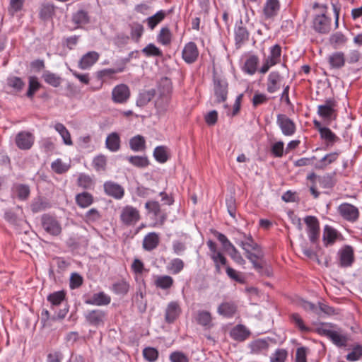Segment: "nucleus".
I'll return each instance as SVG.
<instances>
[{
  "instance_id": "nucleus-22",
  "label": "nucleus",
  "mask_w": 362,
  "mask_h": 362,
  "mask_svg": "<svg viewBox=\"0 0 362 362\" xmlns=\"http://www.w3.org/2000/svg\"><path fill=\"white\" fill-rule=\"evenodd\" d=\"M105 147L111 152H117L120 149L121 139L117 132H112L107 135Z\"/></svg>"
},
{
  "instance_id": "nucleus-33",
  "label": "nucleus",
  "mask_w": 362,
  "mask_h": 362,
  "mask_svg": "<svg viewBox=\"0 0 362 362\" xmlns=\"http://www.w3.org/2000/svg\"><path fill=\"white\" fill-rule=\"evenodd\" d=\"M337 238L336 230L329 226H325L323 231V242L326 246L332 245Z\"/></svg>"
},
{
  "instance_id": "nucleus-21",
  "label": "nucleus",
  "mask_w": 362,
  "mask_h": 362,
  "mask_svg": "<svg viewBox=\"0 0 362 362\" xmlns=\"http://www.w3.org/2000/svg\"><path fill=\"white\" fill-rule=\"evenodd\" d=\"M328 62L332 69H341L346 62L344 53L341 51L333 52L328 57Z\"/></svg>"
},
{
  "instance_id": "nucleus-2",
  "label": "nucleus",
  "mask_w": 362,
  "mask_h": 362,
  "mask_svg": "<svg viewBox=\"0 0 362 362\" xmlns=\"http://www.w3.org/2000/svg\"><path fill=\"white\" fill-rule=\"evenodd\" d=\"M42 228L49 235L57 236L62 232L59 221L53 216L45 214L41 218Z\"/></svg>"
},
{
  "instance_id": "nucleus-34",
  "label": "nucleus",
  "mask_w": 362,
  "mask_h": 362,
  "mask_svg": "<svg viewBox=\"0 0 362 362\" xmlns=\"http://www.w3.org/2000/svg\"><path fill=\"white\" fill-rule=\"evenodd\" d=\"M230 335L235 340L243 341L249 335V332L245 326L239 325L231 330Z\"/></svg>"
},
{
  "instance_id": "nucleus-10",
  "label": "nucleus",
  "mask_w": 362,
  "mask_h": 362,
  "mask_svg": "<svg viewBox=\"0 0 362 362\" xmlns=\"http://www.w3.org/2000/svg\"><path fill=\"white\" fill-rule=\"evenodd\" d=\"M181 312L182 309L178 302H170L165 310V321L168 324L173 323L178 318Z\"/></svg>"
},
{
  "instance_id": "nucleus-51",
  "label": "nucleus",
  "mask_w": 362,
  "mask_h": 362,
  "mask_svg": "<svg viewBox=\"0 0 362 362\" xmlns=\"http://www.w3.org/2000/svg\"><path fill=\"white\" fill-rule=\"evenodd\" d=\"M281 54V48L279 45H275L270 49V54L267 59L276 65L280 62Z\"/></svg>"
},
{
  "instance_id": "nucleus-64",
  "label": "nucleus",
  "mask_w": 362,
  "mask_h": 362,
  "mask_svg": "<svg viewBox=\"0 0 362 362\" xmlns=\"http://www.w3.org/2000/svg\"><path fill=\"white\" fill-rule=\"evenodd\" d=\"M228 252V255L232 258V259L237 264L243 265L245 263V260L243 259L239 251L235 248H233Z\"/></svg>"
},
{
  "instance_id": "nucleus-27",
  "label": "nucleus",
  "mask_w": 362,
  "mask_h": 362,
  "mask_svg": "<svg viewBox=\"0 0 362 362\" xmlns=\"http://www.w3.org/2000/svg\"><path fill=\"white\" fill-rule=\"evenodd\" d=\"M245 256L251 262V263L253 264L254 268L258 272H262L263 261L261 260L260 262H257V259H262V258L263 255L262 252L252 253L250 250H246Z\"/></svg>"
},
{
  "instance_id": "nucleus-38",
  "label": "nucleus",
  "mask_w": 362,
  "mask_h": 362,
  "mask_svg": "<svg viewBox=\"0 0 362 362\" xmlns=\"http://www.w3.org/2000/svg\"><path fill=\"white\" fill-rule=\"evenodd\" d=\"M319 132L320 134L321 138L327 141V145H332L337 140H339V138L336 136V134L327 127H320Z\"/></svg>"
},
{
  "instance_id": "nucleus-54",
  "label": "nucleus",
  "mask_w": 362,
  "mask_h": 362,
  "mask_svg": "<svg viewBox=\"0 0 362 362\" xmlns=\"http://www.w3.org/2000/svg\"><path fill=\"white\" fill-rule=\"evenodd\" d=\"M40 84L37 81V78L35 76H31L29 78V86L26 95L31 98L35 93L40 88Z\"/></svg>"
},
{
  "instance_id": "nucleus-58",
  "label": "nucleus",
  "mask_w": 362,
  "mask_h": 362,
  "mask_svg": "<svg viewBox=\"0 0 362 362\" xmlns=\"http://www.w3.org/2000/svg\"><path fill=\"white\" fill-rule=\"evenodd\" d=\"M305 223L308 227V231L315 230L320 229V224L315 216H308L305 218Z\"/></svg>"
},
{
  "instance_id": "nucleus-7",
  "label": "nucleus",
  "mask_w": 362,
  "mask_h": 362,
  "mask_svg": "<svg viewBox=\"0 0 362 362\" xmlns=\"http://www.w3.org/2000/svg\"><path fill=\"white\" fill-rule=\"evenodd\" d=\"M318 332L320 334L330 339L337 346H345L347 344L348 337L346 335L339 334L337 331L322 328L319 329Z\"/></svg>"
},
{
  "instance_id": "nucleus-62",
  "label": "nucleus",
  "mask_w": 362,
  "mask_h": 362,
  "mask_svg": "<svg viewBox=\"0 0 362 362\" xmlns=\"http://www.w3.org/2000/svg\"><path fill=\"white\" fill-rule=\"evenodd\" d=\"M124 66H119L117 69H105L98 72L100 77H111L113 74L123 72Z\"/></svg>"
},
{
  "instance_id": "nucleus-20",
  "label": "nucleus",
  "mask_w": 362,
  "mask_h": 362,
  "mask_svg": "<svg viewBox=\"0 0 362 362\" xmlns=\"http://www.w3.org/2000/svg\"><path fill=\"white\" fill-rule=\"evenodd\" d=\"M97 52L91 51L85 54L78 62V67L81 69H87L93 66L99 59Z\"/></svg>"
},
{
  "instance_id": "nucleus-30",
  "label": "nucleus",
  "mask_w": 362,
  "mask_h": 362,
  "mask_svg": "<svg viewBox=\"0 0 362 362\" xmlns=\"http://www.w3.org/2000/svg\"><path fill=\"white\" fill-rule=\"evenodd\" d=\"M66 293L64 291H59L50 293L47 299L50 303L52 308L59 306L65 300Z\"/></svg>"
},
{
  "instance_id": "nucleus-18",
  "label": "nucleus",
  "mask_w": 362,
  "mask_h": 362,
  "mask_svg": "<svg viewBox=\"0 0 362 362\" xmlns=\"http://www.w3.org/2000/svg\"><path fill=\"white\" fill-rule=\"evenodd\" d=\"M111 298L101 291L94 293L90 298L85 300V303L97 306L107 305L110 303Z\"/></svg>"
},
{
  "instance_id": "nucleus-29",
  "label": "nucleus",
  "mask_w": 362,
  "mask_h": 362,
  "mask_svg": "<svg viewBox=\"0 0 362 362\" xmlns=\"http://www.w3.org/2000/svg\"><path fill=\"white\" fill-rule=\"evenodd\" d=\"M130 148L134 151H142L146 148V141L143 136L136 135L129 140Z\"/></svg>"
},
{
  "instance_id": "nucleus-53",
  "label": "nucleus",
  "mask_w": 362,
  "mask_h": 362,
  "mask_svg": "<svg viewBox=\"0 0 362 362\" xmlns=\"http://www.w3.org/2000/svg\"><path fill=\"white\" fill-rule=\"evenodd\" d=\"M54 13V6L52 4H44L40 11V16L43 20H47L52 17Z\"/></svg>"
},
{
  "instance_id": "nucleus-25",
  "label": "nucleus",
  "mask_w": 362,
  "mask_h": 362,
  "mask_svg": "<svg viewBox=\"0 0 362 362\" xmlns=\"http://www.w3.org/2000/svg\"><path fill=\"white\" fill-rule=\"evenodd\" d=\"M347 41L348 38L341 32H336L329 38V44L335 49L344 46Z\"/></svg>"
},
{
  "instance_id": "nucleus-43",
  "label": "nucleus",
  "mask_w": 362,
  "mask_h": 362,
  "mask_svg": "<svg viewBox=\"0 0 362 362\" xmlns=\"http://www.w3.org/2000/svg\"><path fill=\"white\" fill-rule=\"evenodd\" d=\"M171 39L172 34L170 29L168 27L162 28L157 37L158 42L163 45H168L171 42Z\"/></svg>"
},
{
  "instance_id": "nucleus-56",
  "label": "nucleus",
  "mask_w": 362,
  "mask_h": 362,
  "mask_svg": "<svg viewBox=\"0 0 362 362\" xmlns=\"http://www.w3.org/2000/svg\"><path fill=\"white\" fill-rule=\"evenodd\" d=\"M144 358L150 362H153L158 357V352L155 348L146 347L143 350Z\"/></svg>"
},
{
  "instance_id": "nucleus-52",
  "label": "nucleus",
  "mask_w": 362,
  "mask_h": 362,
  "mask_svg": "<svg viewBox=\"0 0 362 362\" xmlns=\"http://www.w3.org/2000/svg\"><path fill=\"white\" fill-rule=\"evenodd\" d=\"M78 185L83 189H90L93 186V179L88 175L80 174L78 180Z\"/></svg>"
},
{
  "instance_id": "nucleus-46",
  "label": "nucleus",
  "mask_w": 362,
  "mask_h": 362,
  "mask_svg": "<svg viewBox=\"0 0 362 362\" xmlns=\"http://www.w3.org/2000/svg\"><path fill=\"white\" fill-rule=\"evenodd\" d=\"M184 262L181 259L175 258L170 261L167 268L173 274L180 273L184 268Z\"/></svg>"
},
{
  "instance_id": "nucleus-36",
  "label": "nucleus",
  "mask_w": 362,
  "mask_h": 362,
  "mask_svg": "<svg viewBox=\"0 0 362 362\" xmlns=\"http://www.w3.org/2000/svg\"><path fill=\"white\" fill-rule=\"evenodd\" d=\"M42 78L47 84L54 88L59 87L62 83V78L59 76L49 71L44 72Z\"/></svg>"
},
{
  "instance_id": "nucleus-35",
  "label": "nucleus",
  "mask_w": 362,
  "mask_h": 362,
  "mask_svg": "<svg viewBox=\"0 0 362 362\" xmlns=\"http://www.w3.org/2000/svg\"><path fill=\"white\" fill-rule=\"evenodd\" d=\"M93 202V196L88 192H82L76 196V202L81 208L89 206Z\"/></svg>"
},
{
  "instance_id": "nucleus-49",
  "label": "nucleus",
  "mask_w": 362,
  "mask_h": 362,
  "mask_svg": "<svg viewBox=\"0 0 362 362\" xmlns=\"http://www.w3.org/2000/svg\"><path fill=\"white\" fill-rule=\"evenodd\" d=\"M142 52L146 57H161L162 51L154 44L150 43L142 49Z\"/></svg>"
},
{
  "instance_id": "nucleus-4",
  "label": "nucleus",
  "mask_w": 362,
  "mask_h": 362,
  "mask_svg": "<svg viewBox=\"0 0 362 362\" xmlns=\"http://www.w3.org/2000/svg\"><path fill=\"white\" fill-rule=\"evenodd\" d=\"M313 28L318 33L327 34L331 30V19L325 13L316 15L313 21Z\"/></svg>"
},
{
  "instance_id": "nucleus-12",
  "label": "nucleus",
  "mask_w": 362,
  "mask_h": 362,
  "mask_svg": "<svg viewBox=\"0 0 362 362\" xmlns=\"http://www.w3.org/2000/svg\"><path fill=\"white\" fill-rule=\"evenodd\" d=\"M336 107V101L332 98L325 100L324 105H320L317 107V114L325 119H332L334 116Z\"/></svg>"
},
{
  "instance_id": "nucleus-15",
  "label": "nucleus",
  "mask_w": 362,
  "mask_h": 362,
  "mask_svg": "<svg viewBox=\"0 0 362 362\" xmlns=\"http://www.w3.org/2000/svg\"><path fill=\"white\" fill-rule=\"evenodd\" d=\"M33 142L34 136L29 132H21L16 135V144L21 149H30L33 146Z\"/></svg>"
},
{
  "instance_id": "nucleus-47",
  "label": "nucleus",
  "mask_w": 362,
  "mask_h": 362,
  "mask_svg": "<svg viewBox=\"0 0 362 362\" xmlns=\"http://www.w3.org/2000/svg\"><path fill=\"white\" fill-rule=\"evenodd\" d=\"M93 165L97 171H105L107 165V157L104 155H98L93 160Z\"/></svg>"
},
{
  "instance_id": "nucleus-63",
  "label": "nucleus",
  "mask_w": 362,
  "mask_h": 362,
  "mask_svg": "<svg viewBox=\"0 0 362 362\" xmlns=\"http://www.w3.org/2000/svg\"><path fill=\"white\" fill-rule=\"evenodd\" d=\"M226 272L227 275L231 279H233L238 283H241V284L245 283L244 278L239 274V272L235 271L234 269H233L230 267H228L226 269Z\"/></svg>"
},
{
  "instance_id": "nucleus-39",
  "label": "nucleus",
  "mask_w": 362,
  "mask_h": 362,
  "mask_svg": "<svg viewBox=\"0 0 362 362\" xmlns=\"http://www.w3.org/2000/svg\"><path fill=\"white\" fill-rule=\"evenodd\" d=\"M55 130L61 135L63 139L64 143L66 145L71 146L73 144L71 134L66 127L62 123H57L54 125Z\"/></svg>"
},
{
  "instance_id": "nucleus-37",
  "label": "nucleus",
  "mask_w": 362,
  "mask_h": 362,
  "mask_svg": "<svg viewBox=\"0 0 362 362\" xmlns=\"http://www.w3.org/2000/svg\"><path fill=\"white\" fill-rule=\"evenodd\" d=\"M173 279L168 275L158 276L155 280V285L161 289H168L173 284Z\"/></svg>"
},
{
  "instance_id": "nucleus-42",
  "label": "nucleus",
  "mask_w": 362,
  "mask_h": 362,
  "mask_svg": "<svg viewBox=\"0 0 362 362\" xmlns=\"http://www.w3.org/2000/svg\"><path fill=\"white\" fill-rule=\"evenodd\" d=\"M166 16V12L160 10L156 14L147 18V23L148 27L153 30L158 23H160Z\"/></svg>"
},
{
  "instance_id": "nucleus-60",
  "label": "nucleus",
  "mask_w": 362,
  "mask_h": 362,
  "mask_svg": "<svg viewBox=\"0 0 362 362\" xmlns=\"http://www.w3.org/2000/svg\"><path fill=\"white\" fill-rule=\"evenodd\" d=\"M52 169L58 174H62L66 172L69 169V166L63 163L60 159H57L54 161L51 165Z\"/></svg>"
},
{
  "instance_id": "nucleus-13",
  "label": "nucleus",
  "mask_w": 362,
  "mask_h": 362,
  "mask_svg": "<svg viewBox=\"0 0 362 362\" xmlns=\"http://www.w3.org/2000/svg\"><path fill=\"white\" fill-rule=\"evenodd\" d=\"M339 211L341 216L349 221L354 222L358 218V210L352 204L344 203L339 206Z\"/></svg>"
},
{
  "instance_id": "nucleus-3",
  "label": "nucleus",
  "mask_w": 362,
  "mask_h": 362,
  "mask_svg": "<svg viewBox=\"0 0 362 362\" xmlns=\"http://www.w3.org/2000/svg\"><path fill=\"white\" fill-rule=\"evenodd\" d=\"M276 124L284 136H291L296 132V124L291 119L284 114L277 115Z\"/></svg>"
},
{
  "instance_id": "nucleus-31",
  "label": "nucleus",
  "mask_w": 362,
  "mask_h": 362,
  "mask_svg": "<svg viewBox=\"0 0 362 362\" xmlns=\"http://www.w3.org/2000/svg\"><path fill=\"white\" fill-rule=\"evenodd\" d=\"M339 155V152H332L325 155L318 163L315 165V168L316 169H324L326 166L337 160Z\"/></svg>"
},
{
  "instance_id": "nucleus-26",
  "label": "nucleus",
  "mask_w": 362,
  "mask_h": 362,
  "mask_svg": "<svg viewBox=\"0 0 362 362\" xmlns=\"http://www.w3.org/2000/svg\"><path fill=\"white\" fill-rule=\"evenodd\" d=\"M237 311V306L233 302H224L218 308V313L226 317H233Z\"/></svg>"
},
{
  "instance_id": "nucleus-61",
  "label": "nucleus",
  "mask_w": 362,
  "mask_h": 362,
  "mask_svg": "<svg viewBox=\"0 0 362 362\" xmlns=\"http://www.w3.org/2000/svg\"><path fill=\"white\" fill-rule=\"evenodd\" d=\"M17 196L20 199H26L30 194L29 187L25 185H18L16 187Z\"/></svg>"
},
{
  "instance_id": "nucleus-55",
  "label": "nucleus",
  "mask_w": 362,
  "mask_h": 362,
  "mask_svg": "<svg viewBox=\"0 0 362 362\" xmlns=\"http://www.w3.org/2000/svg\"><path fill=\"white\" fill-rule=\"evenodd\" d=\"M288 356V352L286 349H279L272 355L270 358L271 362H285Z\"/></svg>"
},
{
  "instance_id": "nucleus-14",
  "label": "nucleus",
  "mask_w": 362,
  "mask_h": 362,
  "mask_svg": "<svg viewBox=\"0 0 362 362\" xmlns=\"http://www.w3.org/2000/svg\"><path fill=\"white\" fill-rule=\"evenodd\" d=\"M199 56V51L196 44L193 42H188L182 50V58L185 62L192 64L194 62Z\"/></svg>"
},
{
  "instance_id": "nucleus-5",
  "label": "nucleus",
  "mask_w": 362,
  "mask_h": 362,
  "mask_svg": "<svg viewBox=\"0 0 362 362\" xmlns=\"http://www.w3.org/2000/svg\"><path fill=\"white\" fill-rule=\"evenodd\" d=\"M228 82L226 79L215 78L214 79V90L217 103H222L226 100L228 95Z\"/></svg>"
},
{
  "instance_id": "nucleus-40",
  "label": "nucleus",
  "mask_w": 362,
  "mask_h": 362,
  "mask_svg": "<svg viewBox=\"0 0 362 362\" xmlns=\"http://www.w3.org/2000/svg\"><path fill=\"white\" fill-rule=\"evenodd\" d=\"M259 63V58L255 55H252L245 61L244 71L247 74L252 75L257 71V66Z\"/></svg>"
},
{
  "instance_id": "nucleus-23",
  "label": "nucleus",
  "mask_w": 362,
  "mask_h": 362,
  "mask_svg": "<svg viewBox=\"0 0 362 362\" xmlns=\"http://www.w3.org/2000/svg\"><path fill=\"white\" fill-rule=\"evenodd\" d=\"M249 38V32L246 27L243 25L242 20L235 28V40L236 45L239 47Z\"/></svg>"
},
{
  "instance_id": "nucleus-24",
  "label": "nucleus",
  "mask_w": 362,
  "mask_h": 362,
  "mask_svg": "<svg viewBox=\"0 0 362 362\" xmlns=\"http://www.w3.org/2000/svg\"><path fill=\"white\" fill-rule=\"evenodd\" d=\"M160 242L159 235L155 232L148 233L143 240V248L146 251L156 249Z\"/></svg>"
},
{
  "instance_id": "nucleus-45",
  "label": "nucleus",
  "mask_w": 362,
  "mask_h": 362,
  "mask_svg": "<svg viewBox=\"0 0 362 362\" xmlns=\"http://www.w3.org/2000/svg\"><path fill=\"white\" fill-rule=\"evenodd\" d=\"M196 321L198 324L202 326H208L211 322V313L208 311H198Z\"/></svg>"
},
{
  "instance_id": "nucleus-19",
  "label": "nucleus",
  "mask_w": 362,
  "mask_h": 362,
  "mask_svg": "<svg viewBox=\"0 0 362 362\" xmlns=\"http://www.w3.org/2000/svg\"><path fill=\"white\" fill-rule=\"evenodd\" d=\"M280 9L279 0H267L263 8L265 18L269 19L276 16Z\"/></svg>"
},
{
  "instance_id": "nucleus-44",
  "label": "nucleus",
  "mask_w": 362,
  "mask_h": 362,
  "mask_svg": "<svg viewBox=\"0 0 362 362\" xmlns=\"http://www.w3.org/2000/svg\"><path fill=\"white\" fill-rule=\"evenodd\" d=\"M168 148L164 146H157L153 151L155 159L159 163H163L168 160Z\"/></svg>"
},
{
  "instance_id": "nucleus-17",
  "label": "nucleus",
  "mask_w": 362,
  "mask_h": 362,
  "mask_svg": "<svg viewBox=\"0 0 362 362\" xmlns=\"http://www.w3.org/2000/svg\"><path fill=\"white\" fill-rule=\"evenodd\" d=\"M283 77L278 71H272L267 78V90L269 93H274L280 88V83Z\"/></svg>"
},
{
  "instance_id": "nucleus-50",
  "label": "nucleus",
  "mask_w": 362,
  "mask_h": 362,
  "mask_svg": "<svg viewBox=\"0 0 362 362\" xmlns=\"http://www.w3.org/2000/svg\"><path fill=\"white\" fill-rule=\"evenodd\" d=\"M127 160L131 164L138 168H145L148 165V158L145 156H129Z\"/></svg>"
},
{
  "instance_id": "nucleus-6",
  "label": "nucleus",
  "mask_w": 362,
  "mask_h": 362,
  "mask_svg": "<svg viewBox=\"0 0 362 362\" xmlns=\"http://www.w3.org/2000/svg\"><path fill=\"white\" fill-rule=\"evenodd\" d=\"M145 208L149 214H153L157 218L158 223L163 225L167 219L168 214L161 210L160 205L158 202L149 200L146 202Z\"/></svg>"
},
{
  "instance_id": "nucleus-11",
  "label": "nucleus",
  "mask_w": 362,
  "mask_h": 362,
  "mask_svg": "<svg viewBox=\"0 0 362 362\" xmlns=\"http://www.w3.org/2000/svg\"><path fill=\"white\" fill-rule=\"evenodd\" d=\"M103 187L105 194L115 199H121L124 195V188L116 182L107 181L104 183Z\"/></svg>"
},
{
  "instance_id": "nucleus-32",
  "label": "nucleus",
  "mask_w": 362,
  "mask_h": 362,
  "mask_svg": "<svg viewBox=\"0 0 362 362\" xmlns=\"http://www.w3.org/2000/svg\"><path fill=\"white\" fill-rule=\"evenodd\" d=\"M156 91L154 89L143 91L140 93L136 100V105L144 107L155 96Z\"/></svg>"
},
{
  "instance_id": "nucleus-16",
  "label": "nucleus",
  "mask_w": 362,
  "mask_h": 362,
  "mask_svg": "<svg viewBox=\"0 0 362 362\" xmlns=\"http://www.w3.org/2000/svg\"><path fill=\"white\" fill-rule=\"evenodd\" d=\"M339 264L342 267H350L354 260V250L349 245H346L339 252Z\"/></svg>"
},
{
  "instance_id": "nucleus-41",
  "label": "nucleus",
  "mask_w": 362,
  "mask_h": 362,
  "mask_svg": "<svg viewBox=\"0 0 362 362\" xmlns=\"http://www.w3.org/2000/svg\"><path fill=\"white\" fill-rule=\"evenodd\" d=\"M170 98L168 95L159 97L156 101V108L160 115L164 114L169 109Z\"/></svg>"
},
{
  "instance_id": "nucleus-9",
  "label": "nucleus",
  "mask_w": 362,
  "mask_h": 362,
  "mask_svg": "<svg viewBox=\"0 0 362 362\" xmlns=\"http://www.w3.org/2000/svg\"><path fill=\"white\" fill-rule=\"evenodd\" d=\"M130 96L129 87L125 84L116 86L112 92V100L116 103H124Z\"/></svg>"
},
{
  "instance_id": "nucleus-57",
  "label": "nucleus",
  "mask_w": 362,
  "mask_h": 362,
  "mask_svg": "<svg viewBox=\"0 0 362 362\" xmlns=\"http://www.w3.org/2000/svg\"><path fill=\"white\" fill-rule=\"evenodd\" d=\"M214 235L217 239L221 243L223 249L226 252H229L230 250L235 247V246L229 241L227 237L219 232L216 231Z\"/></svg>"
},
{
  "instance_id": "nucleus-8",
  "label": "nucleus",
  "mask_w": 362,
  "mask_h": 362,
  "mask_svg": "<svg viewBox=\"0 0 362 362\" xmlns=\"http://www.w3.org/2000/svg\"><path fill=\"white\" fill-rule=\"evenodd\" d=\"M106 315L107 314L105 311L100 309H94L88 311L85 315V319L90 325L98 327L104 325Z\"/></svg>"
},
{
  "instance_id": "nucleus-28",
  "label": "nucleus",
  "mask_w": 362,
  "mask_h": 362,
  "mask_svg": "<svg viewBox=\"0 0 362 362\" xmlns=\"http://www.w3.org/2000/svg\"><path fill=\"white\" fill-rule=\"evenodd\" d=\"M72 21L78 27L81 25L88 24L90 22V16L87 11L81 9L73 13Z\"/></svg>"
},
{
  "instance_id": "nucleus-59",
  "label": "nucleus",
  "mask_w": 362,
  "mask_h": 362,
  "mask_svg": "<svg viewBox=\"0 0 362 362\" xmlns=\"http://www.w3.org/2000/svg\"><path fill=\"white\" fill-rule=\"evenodd\" d=\"M112 288L115 293L124 295L129 291V284L124 281H121L114 284Z\"/></svg>"
},
{
  "instance_id": "nucleus-48",
  "label": "nucleus",
  "mask_w": 362,
  "mask_h": 362,
  "mask_svg": "<svg viewBox=\"0 0 362 362\" xmlns=\"http://www.w3.org/2000/svg\"><path fill=\"white\" fill-rule=\"evenodd\" d=\"M7 84L16 92L21 91L25 86V83L21 78L17 76H11L8 78Z\"/></svg>"
},
{
  "instance_id": "nucleus-1",
  "label": "nucleus",
  "mask_w": 362,
  "mask_h": 362,
  "mask_svg": "<svg viewBox=\"0 0 362 362\" xmlns=\"http://www.w3.org/2000/svg\"><path fill=\"white\" fill-rule=\"evenodd\" d=\"M120 220L126 226L135 225L140 220L139 211L132 206H125L121 210Z\"/></svg>"
}]
</instances>
